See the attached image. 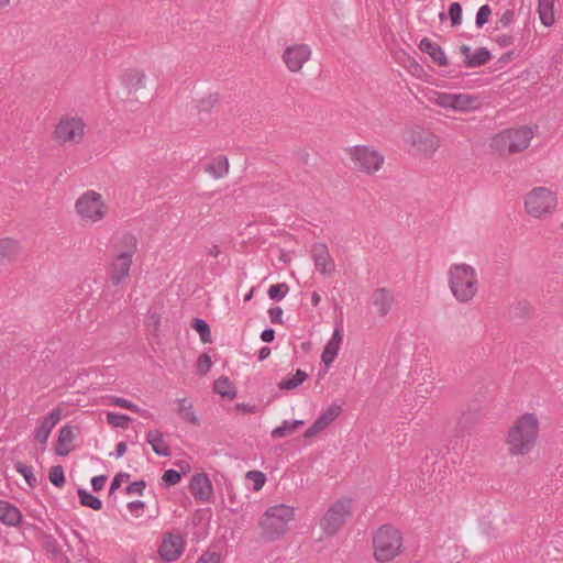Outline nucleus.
<instances>
[{
	"instance_id": "1",
	"label": "nucleus",
	"mask_w": 563,
	"mask_h": 563,
	"mask_svg": "<svg viewBox=\"0 0 563 563\" xmlns=\"http://www.w3.org/2000/svg\"><path fill=\"white\" fill-rule=\"evenodd\" d=\"M539 434V420L534 413L520 416L508 430L507 452L511 456L529 454L536 446Z\"/></svg>"
},
{
	"instance_id": "2",
	"label": "nucleus",
	"mask_w": 563,
	"mask_h": 563,
	"mask_svg": "<svg viewBox=\"0 0 563 563\" xmlns=\"http://www.w3.org/2000/svg\"><path fill=\"white\" fill-rule=\"evenodd\" d=\"M448 285L457 302L468 303L479 289L477 272L466 263L452 264L448 269Z\"/></svg>"
},
{
	"instance_id": "3",
	"label": "nucleus",
	"mask_w": 563,
	"mask_h": 563,
	"mask_svg": "<svg viewBox=\"0 0 563 563\" xmlns=\"http://www.w3.org/2000/svg\"><path fill=\"white\" fill-rule=\"evenodd\" d=\"M294 515V509L285 504L269 507L260 521L263 538L273 541L282 537L287 531Z\"/></svg>"
},
{
	"instance_id": "4",
	"label": "nucleus",
	"mask_w": 563,
	"mask_h": 563,
	"mask_svg": "<svg viewBox=\"0 0 563 563\" xmlns=\"http://www.w3.org/2000/svg\"><path fill=\"white\" fill-rule=\"evenodd\" d=\"M374 556L378 562L394 560L402 548V537L399 530L390 525H384L373 537Z\"/></svg>"
},
{
	"instance_id": "5",
	"label": "nucleus",
	"mask_w": 563,
	"mask_h": 563,
	"mask_svg": "<svg viewBox=\"0 0 563 563\" xmlns=\"http://www.w3.org/2000/svg\"><path fill=\"white\" fill-rule=\"evenodd\" d=\"M525 211L534 219H544L551 216L558 207V197L548 187H534L525 196Z\"/></svg>"
},
{
	"instance_id": "6",
	"label": "nucleus",
	"mask_w": 563,
	"mask_h": 563,
	"mask_svg": "<svg viewBox=\"0 0 563 563\" xmlns=\"http://www.w3.org/2000/svg\"><path fill=\"white\" fill-rule=\"evenodd\" d=\"M533 136L529 126L507 129L496 134L492 140V147L501 154L511 155L526 150Z\"/></svg>"
},
{
	"instance_id": "7",
	"label": "nucleus",
	"mask_w": 563,
	"mask_h": 563,
	"mask_svg": "<svg viewBox=\"0 0 563 563\" xmlns=\"http://www.w3.org/2000/svg\"><path fill=\"white\" fill-rule=\"evenodd\" d=\"M75 209L82 220L89 222L101 221L108 212V207L104 203L102 196L95 190L85 191L76 200Z\"/></svg>"
},
{
	"instance_id": "8",
	"label": "nucleus",
	"mask_w": 563,
	"mask_h": 563,
	"mask_svg": "<svg viewBox=\"0 0 563 563\" xmlns=\"http://www.w3.org/2000/svg\"><path fill=\"white\" fill-rule=\"evenodd\" d=\"M347 151L354 163V168L366 175H374L384 165V155L368 146L355 145L350 147Z\"/></svg>"
},
{
	"instance_id": "9",
	"label": "nucleus",
	"mask_w": 563,
	"mask_h": 563,
	"mask_svg": "<svg viewBox=\"0 0 563 563\" xmlns=\"http://www.w3.org/2000/svg\"><path fill=\"white\" fill-rule=\"evenodd\" d=\"M352 499L343 498L333 503L320 519V527L327 536H334L351 515Z\"/></svg>"
},
{
	"instance_id": "10",
	"label": "nucleus",
	"mask_w": 563,
	"mask_h": 563,
	"mask_svg": "<svg viewBox=\"0 0 563 563\" xmlns=\"http://www.w3.org/2000/svg\"><path fill=\"white\" fill-rule=\"evenodd\" d=\"M185 544L180 533L166 532L158 548V554L164 562H174L183 554Z\"/></svg>"
},
{
	"instance_id": "11",
	"label": "nucleus",
	"mask_w": 563,
	"mask_h": 563,
	"mask_svg": "<svg viewBox=\"0 0 563 563\" xmlns=\"http://www.w3.org/2000/svg\"><path fill=\"white\" fill-rule=\"evenodd\" d=\"M311 48L307 44H294L285 48L283 60L291 73H298L311 57Z\"/></svg>"
},
{
	"instance_id": "12",
	"label": "nucleus",
	"mask_w": 563,
	"mask_h": 563,
	"mask_svg": "<svg viewBox=\"0 0 563 563\" xmlns=\"http://www.w3.org/2000/svg\"><path fill=\"white\" fill-rule=\"evenodd\" d=\"M84 128L85 124L82 120L79 118L62 119L56 126L55 135L63 143H77L82 139Z\"/></svg>"
},
{
	"instance_id": "13",
	"label": "nucleus",
	"mask_w": 563,
	"mask_h": 563,
	"mask_svg": "<svg viewBox=\"0 0 563 563\" xmlns=\"http://www.w3.org/2000/svg\"><path fill=\"white\" fill-rule=\"evenodd\" d=\"M132 257L124 253H114L108 268V276L112 285L118 286L125 282L130 275Z\"/></svg>"
},
{
	"instance_id": "14",
	"label": "nucleus",
	"mask_w": 563,
	"mask_h": 563,
	"mask_svg": "<svg viewBox=\"0 0 563 563\" xmlns=\"http://www.w3.org/2000/svg\"><path fill=\"white\" fill-rule=\"evenodd\" d=\"M311 257L314 268L323 276H331L335 271V263L324 243H314L311 247Z\"/></svg>"
},
{
	"instance_id": "15",
	"label": "nucleus",
	"mask_w": 563,
	"mask_h": 563,
	"mask_svg": "<svg viewBox=\"0 0 563 563\" xmlns=\"http://www.w3.org/2000/svg\"><path fill=\"white\" fill-rule=\"evenodd\" d=\"M342 412V407L338 404H331L323 410L313 423L305 431L303 437L310 439L329 427Z\"/></svg>"
},
{
	"instance_id": "16",
	"label": "nucleus",
	"mask_w": 563,
	"mask_h": 563,
	"mask_svg": "<svg viewBox=\"0 0 563 563\" xmlns=\"http://www.w3.org/2000/svg\"><path fill=\"white\" fill-rule=\"evenodd\" d=\"M412 144L424 155H432L440 146L439 137L428 130H417L411 135Z\"/></svg>"
},
{
	"instance_id": "17",
	"label": "nucleus",
	"mask_w": 563,
	"mask_h": 563,
	"mask_svg": "<svg viewBox=\"0 0 563 563\" xmlns=\"http://www.w3.org/2000/svg\"><path fill=\"white\" fill-rule=\"evenodd\" d=\"M189 489L195 499L199 501H209L213 493L212 484L205 473H198L191 477Z\"/></svg>"
},
{
	"instance_id": "18",
	"label": "nucleus",
	"mask_w": 563,
	"mask_h": 563,
	"mask_svg": "<svg viewBox=\"0 0 563 563\" xmlns=\"http://www.w3.org/2000/svg\"><path fill=\"white\" fill-rule=\"evenodd\" d=\"M394 301L393 294L384 287L376 288L371 297V305L379 317H385L390 312Z\"/></svg>"
},
{
	"instance_id": "19",
	"label": "nucleus",
	"mask_w": 563,
	"mask_h": 563,
	"mask_svg": "<svg viewBox=\"0 0 563 563\" xmlns=\"http://www.w3.org/2000/svg\"><path fill=\"white\" fill-rule=\"evenodd\" d=\"M60 420V411L57 409L52 410L48 416H46L41 424L34 430V438L41 444H46L49 438V434L54 427Z\"/></svg>"
},
{
	"instance_id": "20",
	"label": "nucleus",
	"mask_w": 563,
	"mask_h": 563,
	"mask_svg": "<svg viewBox=\"0 0 563 563\" xmlns=\"http://www.w3.org/2000/svg\"><path fill=\"white\" fill-rule=\"evenodd\" d=\"M419 48L422 53L428 54L438 65L446 66L449 64L442 47L430 38L423 37L419 43Z\"/></svg>"
},
{
	"instance_id": "21",
	"label": "nucleus",
	"mask_w": 563,
	"mask_h": 563,
	"mask_svg": "<svg viewBox=\"0 0 563 563\" xmlns=\"http://www.w3.org/2000/svg\"><path fill=\"white\" fill-rule=\"evenodd\" d=\"M0 521L8 527H18L22 521V514L13 504L0 500Z\"/></svg>"
},
{
	"instance_id": "22",
	"label": "nucleus",
	"mask_w": 563,
	"mask_h": 563,
	"mask_svg": "<svg viewBox=\"0 0 563 563\" xmlns=\"http://www.w3.org/2000/svg\"><path fill=\"white\" fill-rule=\"evenodd\" d=\"M146 442L152 445V449L156 455L163 457L170 456V448L164 440V433L159 430H150L146 433Z\"/></svg>"
},
{
	"instance_id": "23",
	"label": "nucleus",
	"mask_w": 563,
	"mask_h": 563,
	"mask_svg": "<svg viewBox=\"0 0 563 563\" xmlns=\"http://www.w3.org/2000/svg\"><path fill=\"white\" fill-rule=\"evenodd\" d=\"M341 342H342L341 331L339 329H335L333 331L331 339L325 344L323 352L321 354V361L327 366L331 365L334 362V360L338 355Z\"/></svg>"
},
{
	"instance_id": "24",
	"label": "nucleus",
	"mask_w": 563,
	"mask_h": 563,
	"mask_svg": "<svg viewBox=\"0 0 563 563\" xmlns=\"http://www.w3.org/2000/svg\"><path fill=\"white\" fill-rule=\"evenodd\" d=\"M74 440V429L70 426H64L59 429L58 438L55 446L56 454L66 456L70 453V443Z\"/></svg>"
},
{
	"instance_id": "25",
	"label": "nucleus",
	"mask_w": 563,
	"mask_h": 563,
	"mask_svg": "<svg viewBox=\"0 0 563 563\" xmlns=\"http://www.w3.org/2000/svg\"><path fill=\"white\" fill-rule=\"evenodd\" d=\"M20 246L16 240L4 238L0 241V262L10 263L19 254Z\"/></svg>"
},
{
	"instance_id": "26",
	"label": "nucleus",
	"mask_w": 563,
	"mask_h": 563,
	"mask_svg": "<svg viewBox=\"0 0 563 563\" xmlns=\"http://www.w3.org/2000/svg\"><path fill=\"white\" fill-rule=\"evenodd\" d=\"M478 98L470 93H454L452 110L466 112L476 109Z\"/></svg>"
},
{
	"instance_id": "27",
	"label": "nucleus",
	"mask_w": 563,
	"mask_h": 563,
	"mask_svg": "<svg viewBox=\"0 0 563 563\" xmlns=\"http://www.w3.org/2000/svg\"><path fill=\"white\" fill-rule=\"evenodd\" d=\"M137 249V240L131 233H123L114 244L115 253H124L134 256Z\"/></svg>"
},
{
	"instance_id": "28",
	"label": "nucleus",
	"mask_w": 563,
	"mask_h": 563,
	"mask_svg": "<svg viewBox=\"0 0 563 563\" xmlns=\"http://www.w3.org/2000/svg\"><path fill=\"white\" fill-rule=\"evenodd\" d=\"M207 173L212 175L213 178H222L229 172V159L224 155H219L213 161L208 164L205 168Z\"/></svg>"
},
{
	"instance_id": "29",
	"label": "nucleus",
	"mask_w": 563,
	"mask_h": 563,
	"mask_svg": "<svg viewBox=\"0 0 563 563\" xmlns=\"http://www.w3.org/2000/svg\"><path fill=\"white\" fill-rule=\"evenodd\" d=\"M490 58V52L486 47H478L472 52L470 58H464L463 65L467 68H476L487 64Z\"/></svg>"
},
{
	"instance_id": "30",
	"label": "nucleus",
	"mask_w": 563,
	"mask_h": 563,
	"mask_svg": "<svg viewBox=\"0 0 563 563\" xmlns=\"http://www.w3.org/2000/svg\"><path fill=\"white\" fill-rule=\"evenodd\" d=\"M554 3L555 0H539L538 2V12L541 20V23L544 26L553 25L554 18Z\"/></svg>"
},
{
	"instance_id": "31",
	"label": "nucleus",
	"mask_w": 563,
	"mask_h": 563,
	"mask_svg": "<svg viewBox=\"0 0 563 563\" xmlns=\"http://www.w3.org/2000/svg\"><path fill=\"white\" fill-rule=\"evenodd\" d=\"M177 412L179 417L189 423L199 424V419L194 410L192 402H190L187 398L177 399Z\"/></svg>"
},
{
	"instance_id": "32",
	"label": "nucleus",
	"mask_w": 563,
	"mask_h": 563,
	"mask_svg": "<svg viewBox=\"0 0 563 563\" xmlns=\"http://www.w3.org/2000/svg\"><path fill=\"white\" fill-rule=\"evenodd\" d=\"M214 393L222 398L232 400L236 396V390L227 376H220L213 384Z\"/></svg>"
},
{
	"instance_id": "33",
	"label": "nucleus",
	"mask_w": 563,
	"mask_h": 563,
	"mask_svg": "<svg viewBox=\"0 0 563 563\" xmlns=\"http://www.w3.org/2000/svg\"><path fill=\"white\" fill-rule=\"evenodd\" d=\"M305 424L303 420H284L280 426L276 427L272 430V437L277 438H286L292 432H295L298 428L302 427Z\"/></svg>"
},
{
	"instance_id": "34",
	"label": "nucleus",
	"mask_w": 563,
	"mask_h": 563,
	"mask_svg": "<svg viewBox=\"0 0 563 563\" xmlns=\"http://www.w3.org/2000/svg\"><path fill=\"white\" fill-rule=\"evenodd\" d=\"M308 378V374L298 368L294 376L289 378H284L278 383V388L280 390H292L301 385Z\"/></svg>"
},
{
	"instance_id": "35",
	"label": "nucleus",
	"mask_w": 563,
	"mask_h": 563,
	"mask_svg": "<svg viewBox=\"0 0 563 563\" xmlns=\"http://www.w3.org/2000/svg\"><path fill=\"white\" fill-rule=\"evenodd\" d=\"M80 504L85 507L91 508L93 510H100L102 508V501L99 497L90 494L85 488H79L77 490Z\"/></svg>"
},
{
	"instance_id": "36",
	"label": "nucleus",
	"mask_w": 563,
	"mask_h": 563,
	"mask_svg": "<svg viewBox=\"0 0 563 563\" xmlns=\"http://www.w3.org/2000/svg\"><path fill=\"white\" fill-rule=\"evenodd\" d=\"M125 84L134 90L145 87V74L141 70H129L124 75Z\"/></svg>"
},
{
	"instance_id": "37",
	"label": "nucleus",
	"mask_w": 563,
	"mask_h": 563,
	"mask_svg": "<svg viewBox=\"0 0 563 563\" xmlns=\"http://www.w3.org/2000/svg\"><path fill=\"white\" fill-rule=\"evenodd\" d=\"M111 405L118 406L131 410L132 412L139 413L144 418H150L151 413L147 410L141 409L137 405L122 397H112L110 400Z\"/></svg>"
},
{
	"instance_id": "38",
	"label": "nucleus",
	"mask_w": 563,
	"mask_h": 563,
	"mask_svg": "<svg viewBox=\"0 0 563 563\" xmlns=\"http://www.w3.org/2000/svg\"><path fill=\"white\" fill-rule=\"evenodd\" d=\"M192 329H195L199 335L200 340L203 343H209L212 340L211 330L209 324L201 318H195L191 323Z\"/></svg>"
},
{
	"instance_id": "39",
	"label": "nucleus",
	"mask_w": 563,
	"mask_h": 563,
	"mask_svg": "<svg viewBox=\"0 0 563 563\" xmlns=\"http://www.w3.org/2000/svg\"><path fill=\"white\" fill-rule=\"evenodd\" d=\"M15 471L21 474L30 487H35L37 479L33 473L32 466H27L21 462L14 464Z\"/></svg>"
},
{
	"instance_id": "40",
	"label": "nucleus",
	"mask_w": 563,
	"mask_h": 563,
	"mask_svg": "<svg viewBox=\"0 0 563 563\" xmlns=\"http://www.w3.org/2000/svg\"><path fill=\"white\" fill-rule=\"evenodd\" d=\"M289 291V286L286 283L274 284L268 288V297L272 300L280 301Z\"/></svg>"
},
{
	"instance_id": "41",
	"label": "nucleus",
	"mask_w": 563,
	"mask_h": 563,
	"mask_svg": "<svg viewBox=\"0 0 563 563\" xmlns=\"http://www.w3.org/2000/svg\"><path fill=\"white\" fill-rule=\"evenodd\" d=\"M48 479L55 487H63L65 484V473L63 466H52L48 472Z\"/></svg>"
},
{
	"instance_id": "42",
	"label": "nucleus",
	"mask_w": 563,
	"mask_h": 563,
	"mask_svg": "<svg viewBox=\"0 0 563 563\" xmlns=\"http://www.w3.org/2000/svg\"><path fill=\"white\" fill-rule=\"evenodd\" d=\"M131 421V418L126 415L117 413V412H108L107 413V422L117 428H126L128 423Z\"/></svg>"
},
{
	"instance_id": "43",
	"label": "nucleus",
	"mask_w": 563,
	"mask_h": 563,
	"mask_svg": "<svg viewBox=\"0 0 563 563\" xmlns=\"http://www.w3.org/2000/svg\"><path fill=\"white\" fill-rule=\"evenodd\" d=\"M448 15L451 19V25L456 27L462 23V7L459 2H452L449 7Z\"/></svg>"
},
{
	"instance_id": "44",
	"label": "nucleus",
	"mask_w": 563,
	"mask_h": 563,
	"mask_svg": "<svg viewBox=\"0 0 563 563\" xmlns=\"http://www.w3.org/2000/svg\"><path fill=\"white\" fill-rule=\"evenodd\" d=\"M490 15L492 9L488 4L479 7L475 20L476 27L482 29L488 22Z\"/></svg>"
},
{
	"instance_id": "45",
	"label": "nucleus",
	"mask_w": 563,
	"mask_h": 563,
	"mask_svg": "<svg viewBox=\"0 0 563 563\" xmlns=\"http://www.w3.org/2000/svg\"><path fill=\"white\" fill-rule=\"evenodd\" d=\"M246 478L253 482L254 490H260L266 482V475L261 471H249Z\"/></svg>"
},
{
	"instance_id": "46",
	"label": "nucleus",
	"mask_w": 563,
	"mask_h": 563,
	"mask_svg": "<svg viewBox=\"0 0 563 563\" xmlns=\"http://www.w3.org/2000/svg\"><path fill=\"white\" fill-rule=\"evenodd\" d=\"M162 479L166 486H174L180 482L181 474L176 470H167L163 474Z\"/></svg>"
},
{
	"instance_id": "47",
	"label": "nucleus",
	"mask_w": 563,
	"mask_h": 563,
	"mask_svg": "<svg viewBox=\"0 0 563 563\" xmlns=\"http://www.w3.org/2000/svg\"><path fill=\"white\" fill-rule=\"evenodd\" d=\"M453 98H454V93L440 92L437 95L434 102H435V104H438L442 108L452 109Z\"/></svg>"
},
{
	"instance_id": "48",
	"label": "nucleus",
	"mask_w": 563,
	"mask_h": 563,
	"mask_svg": "<svg viewBox=\"0 0 563 563\" xmlns=\"http://www.w3.org/2000/svg\"><path fill=\"white\" fill-rule=\"evenodd\" d=\"M211 366H212V361L208 354L203 353L198 357L197 369L200 374L208 373L210 371Z\"/></svg>"
},
{
	"instance_id": "49",
	"label": "nucleus",
	"mask_w": 563,
	"mask_h": 563,
	"mask_svg": "<svg viewBox=\"0 0 563 563\" xmlns=\"http://www.w3.org/2000/svg\"><path fill=\"white\" fill-rule=\"evenodd\" d=\"M145 482L144 481H136V482H133L131 484H129L126 487H125V493L128 495H140L142 496L143 495V492L145 489Z\"/></svg>"
},
{
	"instance_id": "50",
	"label": "nucleus",
	"mask_w": 563,
	"mask_h": 563,
	"mask_svg": "<svg viewBox=\"0 0 563 563\" xmlns=\"http://www.w3.org/2000/svg\"><path fill=\"white\" fill-rule=\"evenodd\" d=\"M515 11L511 9L505 10L499 15V23L503 27H509L515 22Z\"/></svg>"
},
{
	"instance_id": "51",
	"label": "nucleus",
	"mask_w": 563,
	"mask_h": 563,
	"mask_svg": "<svg viewBox=\"0 0 563 563\" xmlns=\"http://www.w3.org/2000/svg\"><path fill=\"white\" fill-rule=\"evenodd\" d=\"M218 97L214 95H210L208 98L202 99L197 104V109L199 112H208L217 102Z\"/></svg>"
},
{
	"instance_id": "52",
	"label": "nucleus",
	"mask_w": 563,
	"mask_h": 563,
	"mask_svg": "<svg viewBox=\"0 0 563 563\" xmlns=\"http://www.w3.org/2000/svg\"><path fill=\"white\" fill-rule=\"evenodd\" d=\"M283 309L280 307H272L268 309V317L274 324H283Z\"/></svg>"
},
{
	"instance_id": "53",
	"label": "nucleus",
	"mask_w": 563,
	"mask_h": 563,
	"mask_svg": "<svg viewBox=\"0 0 563 563\" xmlns=\"http://www.w3.org/2000/svg\"><path fill=\"white\" fill-rule=\"evenodd\" d=\"M129 478H130V474L129 473H122V472L118 473L113 477V479H112V482L110 484L109 495H112L113 492L117 490L121 486L122 482L125 481V479H129Z\"/></svg>"
},
{
	"instance_id": "54",
	"label": "nucleus",
	"mask_w": 563,
	"mask_h": 563,
	"mask_svg": "<svg viewBox=\"0 0 563 563\" xmlns=\"http://www.w3.org/2000/svg\"><path fill=\"white\" fill-rule=\"evenodd\" d=\"M221 556L217 552H205L197 563H220Z\"/></svg>"
},
{
	"instance_id": "55",
	"label": "nucleus",
	"mask_w": 563,
	"mask_h": 563,
	"mask_svg": "<svg viewBox=\"0 0 563 563\" xmlns=\"http://www.w3.org/2000/svg\"><path fill=\"white\" fill-rule=\"evenodd\" d=\"M106 482H107L106 475H98V476L92 477L90 483H91L92 489L95 492H99V490L103 489Z\"/></svg>"
},
{
	"instance_id": "56",
	"label": "nucleus",
	"mask_w": 563,
	"mask_h": 563,
	"mask_svg": "<svg viewBox=\"0 0 563 563\" xmlns=\"http://www.w3.org/2000/svg\"><path fill=\"white\" fill-rule=\"evenodd\" d=\"M515 42V38L512 35H508V34H503V35H498L496 37V43L500 46V47H507V46H510L512 45Z\"/></svg>"
},
{
	"instance_id": "57",
	"label": "nucleus",
	"mask_w": 563,
	"mask_h": 563,
	"mask_svg": "<svg viewBox=\"0 0 563 563\" xmlns=\"http://www.w3.org/2000/svg\"><path fill=\"white\" fill-rule=\"evenodd\" d=\"M126 507L131 514H133L137 517L139 510L144 509L145 503L142 500H134V501H130Z\"/></svg>"
},
{
	"instance_id": "58",
	"label": "nucleus",
	"mask_w": 563,
	"mask_h": 563,
	"mask_svg": "<svg viewBox=\"0 0 563 563\" xmlns=\"http://www.w3.org/2000/svg\"><path fill=\"white\" fill-rule=\"evenodd\" d=\"M261 339H262V341H264L266 343L273 342L275 339V330L272 328H267V329L263 330L261 333Z\"/></svg>"
},
{
	"instance_id": "59",
	"label": "nucleus",
	"mask_w": 563,
	"mask_h": 563,
	"mask_svg": "<svg viewBox=\"0 0 563 563\" xmlns=\"http://www.w3.org/2000/svg\"><path fill=\"white\" fill-rule=\"evenodd\" d=\"M126 452V444L125 442H119L115 446V451L114 453H112L111 455H113L115 459H119V457H122Z\"/></svg>"
},
{
	"instance_id": "60",
	"label": "nucleus",
	"mask_w": 563,
	"mask_h": 563,
	"mask_svg": "<svg viewBox=\"0 0 563 563\" xmlns=\"http://www.w3.org/2000/svg\"><path fill=\"white\" fill-rule=\"evenodd\" d=\"M235 408L240 411L250 412V413L255 412V409H256V407L254 405H249V404H243V402L236 404Z\"/></svg>"
},
{
	"instance_id": "61",
	"label": "nucleus",
	"mask_w": 563,
	"mask_h": 563,
	"mask_svg": "<svg viewBox=\"0 0 563 563\" xmlns=\"http://www.w3.org/2000/svg\"><path fill=\"white\" fill-rule=\"evenodd\" d=\"M271 354V349L268 346H263L261 347L260 352H258V361H264L266 360Z\"/></svg>"
},
{
	"instance_id": "62",
	"label": "nucleus",
	"mask_w": 563,
	"mask_h": 563,
	"mask_svg": "<svg viewBox=\"0 0 563 563\" xmlns=\"http://www.w3.org/2000/svg\"><path fill=\"white\" fill-rule=\"evenodd\" d=\"M460 52L464 56V58H470L473 51L468 45H462L460 47Z\"/></svg>"
},
{
	"instance_id": "63",
	"label": "nucleus",
	"mask_w": 563,
	"mask_h": 563,
	"mask_svg": "<svg viewBox=\"0 0 563 563\" xmlns=\"http://www.w3.org/2000/svg\"><path fill=\"white\" fill-rule=\"evenodd\" d=\"M514 55H515L514 51H508V52H506L505 54L501 55L499 60L501 63H508L514 57Z\"/></svg>"
},
{
	"instance_id": "64",
	"label": "nucleus",
	"mask_w": 563,
	"mask_h": 563,
	"mask_svg": "<svg viewBox=\"0 0 563 563\" xmlns=\"http://www.w3.org/2000/svg\"><path fill=\"white\" fill-rule=\"evenodd\" d=\"M321 301V296L317 292V291H313L312 295H311V305L313 307H317Z\"/></svg>"
}]
</instances>
